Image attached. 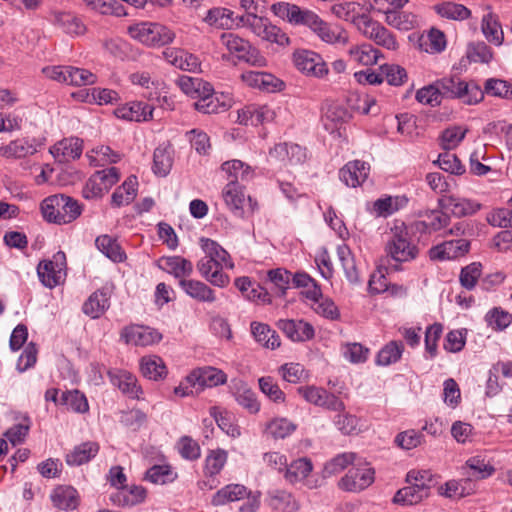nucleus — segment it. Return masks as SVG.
<instances>
[{"mask_svg": "<svg viewBox=\"0 0 512 512\" xmlns=\"http://www.w3.org/2000/svg\"><path fill=\"white\" fill-rule=\"evenodd\" d=\"M227 452L222 449L212 450L205 460L204 474L213 477L220 473L227 461Z\"/></svg>", "mask_w": 512, "mask_h": 512, "instance_id": "obj_58", "label": "nucleus"}, {"mask_svg": "<svg viewBox=\"0 0 512 512\" xmlns=\"http://www.w3.org/2000/svg\"><path fill=\"white\" fill-rule=\"evenodd\" d=\"M241 80L252 88L266 92H274L282 89L284 83L274 75L259 71H246L241 74Z\"/></svg>", "mask_w": 512, "mask_h": 512, "instance_id": "obj_17", "label": "nucleus"}, {"mask_svg": "<svg viewBox=\"0 0 512 512\" xmlns=\"http://www.w3.org/2000/svg\"><path fill=\"white\" fill-rule=\"evenodd\" d=\"M232 105L229 94L215 93L214 91L206 99L194 102V108L204 114H214L227 111Z\"/></svg>", "mask_w": 512, "mask_h": 512, "instance_id": "obj_23", "label": "nucleus"}, {"mask_svg": "<svg viewBox=\"0 0 512 512\" xmlns=\"http://www.w3.org/2000/svg\"><path fill=\"white\" fill-rule=\"evenodd\" d=\"M110 294L104 289L92 293L84 302L82 311L92 319L99 318L110 306Z\"/></svg>", "mask_w": 512, "mask_h": 512, "instance_id": "obj_28", "label": "nucleus"}, {"mask_svg": "<svg viewBox=\"0 0 512 512\" xmlns=\"http://www.w3.org/2000/svg\"><path fill=\"white\" fill-rule=\"evenodd\" d=\"M464 469L468 470L466 472L468 479H466L465 482H468L470 480V478H475V479L487 478V477L491 476L495 471L494 467L489 462H486L485 459L481 456L470 457L466 461V465H465Z\"/></svg>", "mask_w": 512, "mask_h": 512, "instance_id": "obj_45", "label": "nucleus"}, {"mask_svg": "<svg viewBox=\"0 0 512 512\" xmlns=\"http://www.w3.org/2000/svg\"><path fill=\"white\" fill-rule=\"evenodd\" d=\"M433 9L440 17L455 21H463L471 16V11L466 6L450 1L436 4Z\"/></svg>", "mask_w": 512, "mask_h": 512, "instance_id": "obj_36", "label": "nucleus"}, {"mask_svg": "<svg viewBox=\"0 0 512 512\" xmlns=\"http://www.w3.org/2000/svg\"><path fill=\"white\" fill-rule=\"evenodd\" d=\"M404 351V345L401 341L388 342L377 354L376 364L379 366H389L398 362Z\"/></svg>", "mask_w": 512, "mask_h": 512, "instance_id": "obj_48", "label": "nucleus"}, {"mask_svg": "<svg viewBox=\"0 0 512 512\" xmlns=\"http://www.w3.org/2000/svg\"><path fill=\"white\" fill-rule=\"evenodd\" d=\"M356 460L357 455L353 452H344L336 455L324 465L323 477L326 478L341 473L349 465H353Z\"/></svg>", "mask_w": 512, "mask_h": 512, "instance_id": "obj_46", "label": "nucleus"}, {"mask_svg": "<svg viewBox=\"0 0 512 512\" xmlns=\"http://www.w3.org/2000/svg\"><path fill=\"white\" fill-rule=\"evenodd\" d=\"M270 506L280 512H295L298 510L297 501L291 493L286 491H276L270 497Z\"/></svg>", "mask_w": 512, "mask_h": 512, "instance_id": "obj_59", "label": "nucleus"}, {"mask_svg": "<svg viewBox=\"0 0 512 512\" xmlns=\"http://www.w3.org/2000/svg\"><path fill=\"white\" fill-rule=\"evenodd\" d=\"M483 94L486 93L489 96L499 97L503 99L512 98V84L508 81L490 78L486 80L484 85Z\"/></svg>", "mask_w": 512, "mask_h": 512, "instance_id": "obj_60", "label": "nucleus"}, {"mask_svg": "<svg viewBox=\"0 0 512 512\" xmlns=\"http://www.w3.org/2000/svg\"><path fill=\"white\" fill-rule=\"evenodd\" d=\"M221 43L240 61L259 68L267 65V60L261 52L256 47H253L249 41L236 34L223 33L221 35Z\"/></svg>", "mask_w": 512, "mask_h": 512, "instance_id": "obj_7", "label": "nucleus"}, {"mask_svg": "<svg viewBox=\"0 0 512 512\" xmlns=\"http://www.w3.org/2000/svg\"><path fill=\"white\" fill-rule=\"evenodd\" d=\"M210 414L216 421L218 427L225 432L227 435L237 438L241 435L239 426L233 422L232 414L222 411L217 407L210 409Z\"/></svg>", "mask_w": 512, "mask_h": 512, "instance_id": "obj_56", "label": "nucleus"}, {"mask_svg": "<svg viewBox=\"0 0 512 512\" xmlns=\"http://www.w3.org/2000/svg\"><path fill=\"white\" fill-rule=\"evenodd\" d=\"M251 332L255 340L266 348L275 349L280 346V338L278 334L267 324L252 322Z\"/></svg>", "mask_w": 512, "mask_h": 512, "instance_id": "obj_39", "label": "nucleus"}, {"mask_svg": "<svg viewBox=\"0 0 512 512\" xmlns=\"http://www.w3.org/2000/svg\"><path fill=\"white\" fill-rule=\"evenodd\" d=\"M200 245L205 253L204 257L208 259L216 260L221 264H226L230 258L229 253L212 239L202 237L200 239Z\"/></svg>", "mask_w": 512, "mask_h": 512, "instance_id": "obj_62", "label": "nucleus"}, {"mask_svg": "<svg viewBox=\"0 0 512 512\" xmlns=\"http://www.w3.org/2000/svg\"><path fill=\"white\" fill-rule=\"evenodd\" d=\"M42 145L34 137L17 138L0 146V156L8 160H20V167L25 171H30L38 165L34 157Z\"/></svg>", "mask_w": 512, "mask_h": 512, "instance_id": "obj_4", "label": "nucleus"}, {"mask_svg": "<svg viewBox=\"0 0 512 512\" xmlns=\"http://www.w3.org/2000/svg\"><path fill=\"white\" fill-rule=\"evenodd\" d=\"M61 404L78 413H85L89 409V405L84 394L78 390L66 391L62 393Z\"/></svg>", "mask_w": 512, "mask_h": 512, "instance_id": "obj_64", "label": "nucleus"}, {"mask_svg": "<svg viewBox=\"0 0 512 512\" xmlns=\"http://www.w3.org/2000/svg\"><path fill=\"white\" fill-rule=\"evenodd\" d=\"M196 266L200 275L211 285L224 288L229 284V276L223 272V265L216 260L202 257Z\"/></svg>", "mask_w": 512, "mask_h": 512, "instance_id": "obj_15", "label": "nucleus"}, {"mask_svg": "<svg viewBox=\"0 0 512 512\" xmlns=\"http://www.w3.org/2000/svg\"><path fill=\"white\" fill-rule=\"evenodd\" d=\"M470 243L466 239L445 241L429 250L432 260H452L465 255L469 251Z\"/></svg>", "mask_w": 512, "mask_h": 512, "instance_id": "obj_14", "label": "nucleus"}, {"mask_svg": "<svg viewBox=\"0 0 512 512\" xmlns=\"http://www.w3.org/2000/svg\"><path fill=\"white\" fill-rule=\"evenodd\" d=\"M436 83L442 98H457L467 105H474L483 100V91L474 81L465 82L451 77L437 80Z\"/></svg>", "mask_w": 512, "mask_h": 512, "instance_id": "obj_5", "label": "nucleus"}, {"mask_svg": "<svg viewBox=\"0 0 512 512\" xmlns=\"http://www.w3.org/2000/svg\"><path fill=\"white\" fill-rule=\"evenodd\" d=\"M439 205L456 217L473 215L481 208L480 203L456 195H442L439 199Z\"/></svg>", "mask_w": 512, "mask_h": 512, "instance_id": "obj_16", "label": "nucleus"}, {"mask_svg": "<svg viewBox=\"0 0 512 512\" xmlns=\"http://www.w3.org/2000/svg\"><path fill=\"white\" fill-rule=\"evenodd\" d=\"M385 271L396 272L400 264L415 260L419 255V247L413 240L412 234L404 222H396L391 228L390 237L385 244Z\"/></svg>", "mask_w": 512, "mask_h": 512, "instance_id": "obj_2", "label": "nucleus"}, {"mask_svg": "<svg viewBox=\"0 0 512 512\" xmlns=\"http://www.w3.org/2000/svg\"><path fill=\"white\" fill-rule=\"evenodd\" d=\"M179 285L188 296L198 302L213 303L217 299L215 291L202 281L181 279Z\"/></svg>", "mask_w": 512, "mask_h": 512, "instance_id": "obj_24", "label": "nucleus"}, {"mask_svg": "<svg viewBox=\"0 0 512 512\" xmlns=\"http://www.w3.org/2000/svg\"><path fill=\"white\" fill-rule=\"evenodd\" d=\"M137 185V178L135 176H129L112 194V204L116 207H120L131 203L136 197Z\"/></svg>", "mask_w": 512, "mask_h": 512, "instance_id": "obj_41", "label": "nucleus"}, {"mask_svg": "<svg viewBox=\"0 0 512 512\" xmlns=\"http://www.w3.org/2000/svg\"><path fill=\"white\" fill-rule=\"evenodd\" d=\"M146 498V489L133 485L129 489L122 488L110 496L113 504L118 506H134L142 503Z\"/></svg>", "mask_w": 512, "mask_h": 512, "instance_id": "obj_31", "label": "nucleus"}, {"mask_svg": "<svg viewBox=\"0 0 512 512\" xmlns=\"http://www.w3.org/2000/svg\"><path fill=\"white\" fill-rule=\"evenodd\" d=\"M385 21L388 25L402 31H409L418 25V18L411 12L393 11L387 13Z\"/></svg>", "mask_w": 512, "mask_h": 512, "instance_id": "obj_55", "label": "nucleus"}, {"mask_svg": "<svg viewBox=\"0 0 512 512\" xmlns=\"http://www.w3.org/2000/svg\"><path fill=\"white\" fill-rule=\"evenodd\" d=\"M312 469L313 465L310 459L305 457L299 458L290 465H287L284 477L289 483L295 484L306 479L312 472Z\"/></svg>", "mask_w": 512, "mask_h": 512, "instance_id": "obj_42", "label": "nucleus"}, {"mask_svg": "<svg viewBox=\"0 0 512 512\" xmlns=\"http://www.w3.org/2000/svg\"><path fill=\"white\" fill-rule=\"evenodd\" d=\"M53 22L68 34L80 35L85 32V26L81 20L68 12H54Z\"/></svg>", "mask_w": 512, "mask_h": 512, "instance_id": "obj_49", "label": "nucleus"}, {"mask_svg": "<svg viewBox=\"0 0 512 512\" xmlns=\"http://www.w3.org/2000/svg\"><path fill=\"white\" fill-rule=\"evenodd\" d=\"M99 451V445L96 442L88 441L75 446L74 449L66 455V463L70 466H80L89 462Z\"/></svg>", "mask_w": 512, "mask_h": 512, "instance_id": "obj_33", "label": "nucleus"}, {"mask_svg": "<svg viewBox=\"0 0 512 512\" xmlns=\"http://www.w3.org/2000/svg\"><path fill=\"white\" fill-rule=\"evenodd\" d=\"M121 336L127 344L143 347L156 344L162 339V335L157 330L142 325L125 327Z\"/></svg>", "mask_w": 512, "mask_h": 512, "instance_id": "obj_13", "label": "nucleus"}, {"mask_svg": "<svg viewBox=\"0 0 512 512\" xmlns=\"http://www.w3.org/2000/svg\"><path fill=\"white\" fill-rule=\"evenodd\" d=\"M163 57L168 63L181 70L195 71L200 66L199 59L195 55L179 48L165 49Z\"/></svg>", "mask_w": 512, "mask_h": 512, "instance_id": "obj_25", "label": "nucleus"}, {"mask_svg": "<svg viewBox=\"0 0 512 512\" xmlns=\"http://www.w3.org/2000/svg\"><path fill=\"white\" fill-rule=\"evenodd\" d=\"M182 89L198 100L206 99L214 91L212 85L201 78H186L182 82Z\"/></svg>", "mask_w": 512, "mask_h": 512, "instance_id": "obj_54", "label": "nucleus"}, {"mask_svg": "<svg viewBox=\"0 0 512 512\" xmlns=\"http://www.w3.org/2000/svg\"><path fill=\"white\" fill-rule=\"evenodd\" d=\"M236 19L237 26L249 28L258 37L264 33L266 25L270 22L267 18L257 16L254 12L246 13L242 16L236 15Z\"/></svg>", "mask_w": 512, "mask_h": 512, "instance_id": "obj_61", "label": "nucleus"}, {"mask_svg": "<svg viewBox=\"0 0 512 512\" xmlns=\"http://www.w3.org/2000/svg\"><path fill=\"white\" fill-rule=\"evenodd\" d=\"M271 11L275 16L292 25H302L309 28L326 43L346 44L348 42V36L344 30L331 27L312 10L288 2H277L271 6Z\"/></svg>", "mask_w": 512, "mask_h": 512, "instance_id": "obj_1", "label": "nucleus"}, {"mask_svg": "<svg viewBox=\"0 0 512 512\" xmlns=\"http://www.w3.org/2000/svg\"><path fill=\"white\" fill-rule=\"evenodd\" d=\"M111 382L117 386L124 394L131 398H138L141 388L137 385L136 377L123 370L108 372Z\"/></svg>", "mask_w": 512, "mask_h": 512, "instance_id": "obj_32", "label": "nucleus"}, {"mask_svg": "<svg viewBox=\"0 0 512 512\" xmlns=\"http://www.w3.org/2000/svg\"><path fill=\"white\" fill-rule=\"evenodd\" d=\"M173 164V150L171 147H158L153 154V172L161 177L166 176Z\"/></svg>", "mask_w": 512, "mask_h": 512, "instance_id": "obj_47", "label": "nucleus"}, {"mask_svg": "<svg viewBox=\"0 0 512 512\" xmlns=\"http://www.w3.org/2000/svg\"><path fill=\"white\" fill-rule=\"evenodd\" d=\"M337 255L347 280L351 283L359 281V273L350 248L346 244L337 247Z\"/></svg>", "mask_w": 512, "mask_h": 512, "instance_id": "obj_52", "label": "nucleus"}, {"mask_svg": "<svg viewBox=\"0 0 512 512\" xmlns=\"http://www.w3.org/2000/svg\"><path fill=\"white\" fill-rule=\"evenodd\" d=\"M482 275V265L479 262H473L461 269L459 281L462 287L467 290L475 288Z\"/></svg>", "mask_w": 512, "mask_h": 512, "instance_id": "obj_63", "label": "nucleus"}, {"mask_svg": "<svg viewBox=\"0 0 512 512\" xmlns=\"http://www.w3.org/2000/svg\"><path fill=\"white\" fill-rule=\"evenodd\" d=\"M370 167L367 163L355 160L348 162L339 171V177L347 186L357 187L368 177Z\"/></svg>", "mask_w": 512, "mask_h": 512, "instance_id": "obj_21", "label": "nucleus"}, {"mask_svg": "<svg viewBox=\"0 0 512 512\" xmlns=\"http://www.w3.org/2000/svg\"><path fill=\"white\" fill-rule=\"evenodd\" d=\"M154 108L144 102L134 101L115 109L114 114L117 118L128 121H148L153 118Z\"/></svg>", "mask_w": 512, "mask_h": 512, "instance_id": "obj_19", "label": "nucleus"}, {"mask_svg": "<svg viewBox=\"0 0 512 512\" xmlns=\"http://www.w3.org/2000/svg\"><path fill=\"white\" fill-rule=\"evenodd\" d=\"M128 34L148 47H160L170 44L175 33L168 27L154 22H141L128 27Z\"/></svg>", "mask_w": 512, "mask_h": 512, "instance_id": "obj_6", "label": "nucleus"}, {"mask_svg": "<svg viewBox=\"0 0 512 512\" xmlns=\"http://www.w3.org/2000/svg\"><path fill=\"white\" fill-rule=\"evenodd\" d=\"M186 381L192 386H197V391H202L205 387H214L224 384L227 381V375L214 367H203L193 370Z\"/></svg>", "mask_w": 512, "mask_h": 512, "instance_id": "obj_12", "label": "nucleus"}, {"mask_svg": "<svg viewBox=\"0 0 512 512\" xmlns=\"http://www.w3.org/2000/svg\"><path fill=\"white\" fill-rule=\"evenodd\" d=\"M449 215L438 210H429L423 214V220L417 223L424 232H436L448 225Z\"/></svg>", "mask_w": 512, "mask_h": 512, "instance_id": "obj_44", "label": "nucleus"}, {"mask_svg": "<svg viewBox=\"0 0 512 512\" xmlns=\"http://www.w3.org/2000/svg\"><path fill=\"white\" fill-rule=\"evenodd\" d=\"M348 54L351 61L365 66L376 64L381 56V52L378 49L366 43L350 47Z\"/></svg>", "mask_w": 512, "mask_h": 512, "instance_id": "obj_35", "label": "nucleus"}, {"mask_svg": "<svg viewBox=\"0 0 512 512\" xmlns=\"http://www.w3.org/2000/svg\"><path fill=\"white\" fill-rule=\"evenodd\" d=\"M277 327L292 341L303 342L314 337L313 326L303 320L281 319Z\"/></svg>", "mask_w": 512, "mask_h": 512, "instance_id": "obj_18", "label": "nucleus"}, {"mask_svg": "<svg viewBox=\"0 0 512 512\" xmlns=\"http://www.w3.org/2000/svg\"><path fill=\"white\" fill-rule=\"evenodd\" d=\"M95 244L106 257L114 262H122L126 257L117 241L109 235L97 237Z\"/></svg>", "mask_w": 512, "mask_h": 512, "instance_id": "obj_51", "label": "nucleus"}, {"mask_svg": "<svg viewBox=\"0 0 512 512\" xmlns=\"http://www.w3.org/2000/svg\"><path fill=\"white\" fill-rule=\"evenodd\" d=\"M481 31L486 40L495 46H501L504 42V32L498 15L489 11L481 19Z\"/></svg>", "mask_w": 512, "mask_h": 512, "instance_id": "obj_27", "label": "nucleus"}, {"mask_svg": "<svg viewBox=\"0 0 512 512\" xmlns=\"http://www.w3.org/2000/svg\"><path fill=\"white\" fill-rule=\"evenodd\" d=\"M50 154L59 162H68L79 158L82 153V141L78 138H65L49 149Z\"/></svg>", "mask_w": 512, "mask_h": 512, "instance_id": "obj_22", "label": "nucleus"}, {"mask_svg": "<svg viewBox=\"0 0 512 512\" xmlns=\"http://www.w3.org/2000/svg\"><path fill=\"white\" fill-rule=\"evenodd\" d=\"M204 21L209 25L217 28L229 29L233 26V24H236L237 19L236 16L234 17L233 11L226 8L217 7L212 8L207 12Z\"/></svg>", "mask_w": 512, "mask_h": 512, "instance_id": "obj_43", "label": "nucleus"}, {"mask_svg": "<svg viewBox=\"0 0 512 512\" xmlns=\"http://www.w3.org/2000/svg\"><path fill=\"white\" fill-rule=\"evenodd\" d=\"M119 179L120 173L116 167L96 171L86 182L82 190V195L86 199L100 198L107 193Z\"/></svg>", "mask_w": 512, "mask_h": 512, "instance_id": "obj_9", "label": "nucleus"}, {"mask_svg": "<svg viewBox=\"0 0 512 512\" xmlns=\"http://www.w3.org/2000/svg\"><path fill=\"white\" fill-rule=\"evenodd\" d=\"M55 507L62 510H73L79 505L78 492L71 486H59L51 494Z\"/></svg>", "mask_w": 512, "mask_h": 512, "instance_id": "obj_34", "label": "nucleus"}, {"mask_svg": "<svg viewBox=\"0 0 512 512\" xmlns=\"http://www.w3.org/2000/svg\"><path fill=\"white\" fill-rule=\"evenodd\" d=\"M140 369L144 377L155 381L163 379L167 374L164 361L156 355L143 357Z\"/></svg>", "mask_w": 512, "mask_h": 512, "instance_id": "obj_38", "label": "nucleus"}, {"mask_svg": "<svg viewBox=\"0 0 512 512\" xmlns=\"http://www.w3.org/2000/svg\"><path fill=\"white\" fill-rule=\"evenodd\" d=\"M223 198L227 206L239 217L244 216L245 206L252 207L251 198L246 199L245 193L239 183L228 182L223 190ZM253 208H251V212Z\"/></svg>", "mask_w": 512, "mask_h": 512, "instance_id": "obj_20", "label": "nucleus"}, {"mask_svg": "<svg viewBox=\"0 0 512 512\" xmlns=\"http://www.w3.org/2000/svg\"><path fill=\"white\" fill-rule=\"evenodd\" d=\"M40 282L47 288H54L64 282L66 277V255L58 251L49 260H42L37 266Z\"/></svg>", "mask_w": 512, "mask_h": 512, "instance_id": "obj_8", "label": "nucleus"}, {"mask_svg": "<svg viewBox=\"0 0 512 512\" xmlns=\"http://www.w3.org/2000/svg\"><path fill=\"white\" fill-rule=\"evenodd\" d=\"M222 171L228 175L229 182L238 183L248 181L253 177V169L240 160L226 161L221 166Z\"/></svg>", "mask_w": 512, "mask_h": 512, "instance_id": "obj_40", "label": "nucleus"}, {"mask_svg": "<svg viewBox=\"0 0 512 512\" xmlns=\"http://www.w3.org/2000/svg\"><path fill=\"white\" fill-rule=\"evenodd\" d=\"M160 268L180 280L190 276L193 272L192 262L181 256L163 257L160 260Z\"/></svg>", "mask_w": 512, "mask_h": 512, "instance_id": "obj_30", "label": "nucleus"}, {"mask_svg": "<svg viewBox=\"0 0 512 512\" xmlns=\"http://www.w3.org/2000/svg\"><path fill=\"white\" fill-rule=\"evenodd\" d=\"M45 220L56 224H67L81 214L78 201L64 194H55L45 198L41 203Z\"/></svg>", "mask_w": 512, "mask_h": 512, "instance_id": "obj_3", "label": "nucleus"}, {"mask_svg": "<svg viewBox=\"0 0 512 512\" xmlns=\"http://www.w3.org/2000/svg\"><path fill=\"white\" fill-rule=\"evenodd\" d=\"M374 469L368 464L354 463L347 474L338 482V487L344 491H362L374 482Z\"/></svg>", "mask_w": 512, "mask_h": 512, "instance_id": "obj_10", "label": "nucleus"}, {"mask_svg": "<svg viewBox=\"0 0 512 512\" xmlns=\"http://www.w3.org/2000/svg\"><path fill=\"white\" fill-rule=\"evenodd\" d=\"M247 495V488L240 484H230L220 489L212 498L215 506L224 505L228 502L238 501Z\"/></svg>", "mask_w": 512, "mask_h": 512, "instance_id": "obj_50", "label": "nucleus"}, {"mask_svg": "<svg viewBox=\"0 0 512 512\" xmlns=\"http://www.w3.org/2000/svg\"><path fill=\"white\" fill-rule=\"evenodd\" d=\"M467 58L476 63H489L493 59V51L485 42L469 43L466 51Z\"/></svg>", "mask_w": 512, "mask_h": 512, "instance_id": "obj_57", "label": "nucleus"}, {"mask_svg": "<svg viewBox=\"0 0 512 512\" xmlns=\"http://www.w3.org/2000/svg\"><path fill=\"white\" fill-rule=\"evenodd\" d=\"M295 67L306 74L316 78L325 77L329 70L322 56L311 50H297L293 54Z\"/></svg>", "mask_w": 512, "mask_h": 512, "instance_id": "obj_11", "label": "nucleus"}, {"mask_svg": "<svg viewBox=\"0 0 512 512\" xmlns=\"http://www.w3.org/2000/svg\"><path fill=\"white\" fill-rule=\"evenodd\" d=\"M337 255L347 280L351 283L359 281V273L350 248L346 244L337 247Z\"/></svg>", "mask_w": 512, "mask_h": 512, "instance_id": "obj_53", "label": "nucleus"}, {"mask_svg": "<svg viewBox=\"0 0 512 512\" xmlns=\"http://www.w3.org/2000/svg\"><path fill=\"white\" fill-rule=\"evenodd\" d=\"M332 13L339 19L351 22L358 26L361 18L366 15L362 13V7L357 2L336 3L331 7Z\"/></svg>", "mask_w": 512, "mask_h": 512, "instance_id": "obj_37", "label": "nucleus"}, {"mask_svg": "<svg viewBox=\"0 0 512 512\" xmlns=\"http://www.w3.org/2000/svg\"><path fill=\"white\" fill-rule=\"evenodd\" d=\"M351 118L348 110L340 104H331L327 107L323 117V125L325 129L334 133L338 131L342 124L346 123Z\"/></svg>", "mask_w": 512, "mask_h": 512, "instance_id": "obj_29", "label": "nucleus"}, {"mask_svg": "<svg viewBox=\"0 0 512 512\" xmlns=\"http://www.w3.org/2000/svg\"><path fill=\"white\" fill-rule=\"evenodd\" d=\"M429 495L430 491H428V488L424 487L422 484H409L395 493L393 503L403 506L416 505L428 498Z\"/></svg>", "mask_w": 512, "mask_h": 512, "instance_id": "obj_26", "label": "nucleus"}]
</instances>
